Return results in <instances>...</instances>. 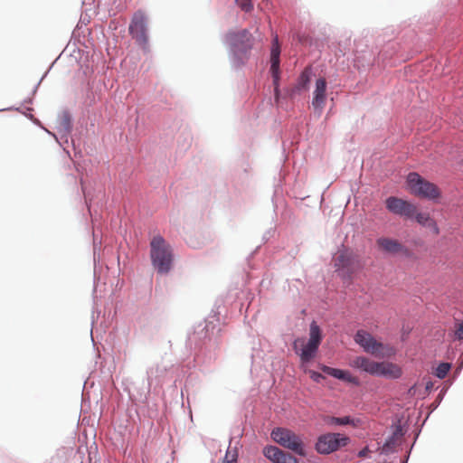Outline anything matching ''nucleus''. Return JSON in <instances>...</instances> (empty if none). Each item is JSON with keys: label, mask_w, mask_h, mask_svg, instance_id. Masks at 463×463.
Here are the masks:
<instances>
[{"label": "nucleus", "mask_w": 463, "mask_h": 463, "mask_svg": "<svg viewBox=\"0 0 463 463\" xmlns=\"http://www.w3.org/2000/svg\"><path fill=\"white\" fill-rule=\"evenodd\" d=\"M272 439L299 456H306V449L301 437L291 430L286 428H276L270 434Z\"/></svg>", "instance_id": "6"}, {"label": "nucleus", "mask_w": 463, "mask_h": 463, "mask_svg": "<svg viewBox=\"0 0 463 463\" xmlns=\"http://www.w3.org/2000/svg\"><path fill=\"white\" fill-rule=\"evenodd\" d=\"M455 336L457 339H463V322L458 325L455 331Z\"/></svg>", "instance_id": "22"}, {"label": "nucleus", "mask_w": 463, "mask_h": 463, "mask_svg": "<svg viewBox=\"0 0 463 463\" xmlns=\"http://www.w3.org/2000/svg\"><path fill=\"white\" fill-rule=\"evenodd\" d=\"M129 33L138 43L145 45L147 43L146 17L144 12L139 10L134 14L129 25Z\"/></svg>", "instance_id": "10"}, {"label": "nucleus", "mask_w": 463, "mask_h": 463, "mask_svg": "<svg viewBox=\"0 0 463 463\" xmlns=\"http://www.w3.org/2000/svg\"><path fill=\"white\" fill-rule=\"evenodd\" d=\"M311 77V70L309 68H306L300 74L298 83L296 85V89L298 90H307V86L310 82Z\"/></svg>", "instance_id": "16"}, {"label": "nucleus", "mask_w": 463, "mask_h": 463, "mask_svg": "<svg viewBox=\"0 0 463 463\" xmlns=\"http://www.w3.org/2000/svg\"><path fill=\"white\" fill-rule=\"evenodd\" d=\"M415 218V220L417 221L418 223L423 225V226H428V224L431 222V218L430 217V214L429 213H418L416 211V213L414 214L413 216Z\"/></svg>", "instance_id": "19"}, {"label": "nucleus", "mask_w": 463, "mask_h": 463, "mask_svg": "<svg viewBox=\"0 0 463 463\" xmlns=\"http://www.w3.org/2000/svg\"><path fill=\"white\" fill-rule=\"evenodd\" d=\"M376 244L380 250L390 253H406L408 250L398 240L388 237H381L377 239Z\"/></svg>", "instance_id": "15"}, {"label": "nucleus", "mask_w": 463, "mask_h": 463, "mask_svg": "<svg viewBox=\"0 0 463 463\" xmlns=\"http://www.w3.org/2000/svg\"><path fill=\"white\" fill-rule=\"evenodd\" d=\"M369 452H370V450L367 447L364 448L362 450H360L358 452V457L359 458H366L368 456Z\"/></svg>", "instance_id": "24"}, {"label": "nucleus", "mask_w": 463, "mask_h": 463, "mask_svg": "<svg viewBox=\"0 0 463 463\" xmlns=\"http://www.w3.org/2000/svg\"><path fill=\"white\" fill-rule=\"evenodd\" d=\"M150 259L158 273L166 274L171 270L174 260L173 250L161 235L154 236L150 241Z\"/></svg>", "instance_id": "1"}, {"label": "nucleus", "mask_w": 463, "mask_h": 463, "mask_svg": "<svg viewBox=\"0 0 463 463\" xmlns=\"http://www.w3.org/2000/svg\"><path fill=\"white\" fill-rule=\"evenodd\" d=\"M264 456L273 463H298V459L275 446H267L263 449Z\"/></svg>", "instance_id": "13"}, {"label": "nucleus", "mask_w": 463, "mask_h": 463, "mask_svg": "<svg viewBox=\"0 0 463 463\" xmlns=\"http://www.w3.org/2000/svg\"><path fill=\"white\" fill-rule=\"evenodd\" d=\"M343 380H347L348 382L350 383H358V382L356 381L357 378H346V377H344L342 378Z\"/></svg>", "instance_id": "26"}, {"label": "nucleus", "mask_w": 463, "mask_h": 463, "mask_svg": "<svg viewBox=\"0 0 463 463\" xmlns=\"http://www.w3.org/2000/svg\"><path fill=\"white\" fill-rule=\"evenodd\" d=\"M279 54L280 49L279 45L278 36L273 39V44L270 52V72L273 78V85L276 98L279 97Z\"/></svg>", "instance_id": "12"}, {"label": "nucleus", "mask_w": 463, "mask_h": 463, "mask_svg": "<svg viewBox=\"0 0 463 463\" xmlns=\"http://www.w3.org/2000/svg\"><path fill=\"white\" fill-rule=\"evenodd\" d=\"M349 438L339 433L321 435L316 444V449L320 454H330L339 448L347 445Z\"/></svg>", "instance_id": "8"}, {"label": "nucleus", "mask_w": 463, "mask_h": 463, "mask_svg": "<svg viewBox=\"0 0 463 463\" xmlns=\"http://www.w3.org/2000/svg\"><path fill=\"white\" fill-rule=\"evenodd\" d=\"M407 183L411 194L416 196L429 200L438 199L440 196L438 186L425 180L417 173H410L407 176Z\"/></svg>", "instance_id": "7"}, {"label": "nucleus", "mask_w": 463, "mask_h": 463, "mask_svg": "<svg viewBox=\"0 0 463 463\" xmlns=\"http://www.w3.org/2000/svg\"><path fill=\"white\" fill-rule=\"evenodd\" d=\"M312 376H317V377H320L321 374L319 373H314Z\"/></svg>", "instance_id": "27"}, {"label": "nucleus", "mask_w": 463, "mask_h": 463, "mask_svg": "<svg viewBox=\"0 0 463 463\" xmlns=\"http://www.w3.org/2000/svg\"><path fill=\"white\" fill-rule=\"evenodd\" d=\"M428 226L433 228V231L436 234L439 233V229L435 221L431 220V222L428 224Z\"/></svg>", "instance_id": "25"}, {"label": "nucleus", "mask_w": 463, "mask_h": 463, "mask_svg": "<svg viewBox=\"0 0 463 463\" xmlns=\"http://www.w3.org/2000/svg\"><path fill=\"white\" fill-rule=\"evenodd\" d=\"M321 330L316 322H312L309 329V339L298 338L293 343L295 352L303 363L309 362L316 354L321 343Z\"/></svg>", "instance_id": "4"}, {"label": "nucleus", "mask_w": 463, "mask_h": 463, "mask_svg": "<svg viewBox=\"0 0 463 463\" xmlns=\"http://www.w3.org/2000/svg\"><path fill=\"white\" fill-rule=\"evenodd\" d=\"M233 55L241 62L247 59L248 52L252 49L254 38L247 30L230 31L225 35Z\"/></svg>", "instance_id": "5"}, {"label": "nucleus", "mask_w": 463, "mask_h": 463, "mask_svg": "<svg viewBox=\"0 0 463 463\" xmlns=\"http://www.w3.org/2000/svg\"><path fill=\"white\" fill-rule=\"evenodd\" d=\"M235 3L246 13H249L253 9L251 0H235Z\"/></svg>", "instance_id": "21"}, {"label": "nucleus", "mask_w": 463, "mask_h": 463, "mask_svg": "<svg viewBox=\"0 0 463 463\" xmlns=\"http://www.w3.org/2000/svg\"><path fill=\"white\" fill-rule=\"evenodd\" d=\"M230 452L228 451L225 457V460L222 463H236V455H232L231 458H229Z\"/></svg>", "instance_id": "23"}, {"label": "nucleus", "mask_w": 463, "mask_h": 463, "mask_svg": "<svg viewBox=\"0 0 463 463\" xmlns=\"http://www.w3.org/2000/svg\"><path fill=\"white\" fill-rule=\"evenodd\" d=\"M451 368V364L441 363L436 368L435 376H446Z\"/></svg>", "instance_id": "20"}, {"label": "nucleus", "mask_w": 463, "mask_h": 463, "mask_svg": "<svg viewBox=\"0 0 463 463\" xmlns=\"http://www.w3.org/2000/svg\"><path fill=\"white\" fill-rule=\"evenodd\" d=\"M335 267L350 276L356 269V257L347 250H338L334 257Z\"/></svg>", "instance_id": "11"}, {"label": "nucleus", "mask_w": 463, "mask_h": 463, "mask_svg": "<svg viewBox=\"0 0 463 463\" xmlns=\"http://www.w3.org/2000/svg\"><path fill=\"white\" fill-rule=\"evenodd\" d=\"M350 366L370 374L398 376L401 369L397 364L388 362H375L365 356H358L350 361Z\"/></svg>", "instance_id": "3"}, {"label": "nucleus", "mask_w": 463, "mask_h": 463, "mask_svg": "<svg viewBox=\"0 0 463 463\" xmlns=\"http://www.w3.org/2000/svg\"><path fill=\"white\" fill-rule=\"evenodd\" d=\"M321 370L324 373L329 375V376H348L347 373L345 371L334 369L326 365H323L321 367Z\"/></svg>", "instance_id": "17"}, {"label": "nucleus", "mask_w": 463, "mask_h": 463, "mask_svg": "<svg viewBox=\"0 0 463 463\" xmlns=\"http://www.w3.org/2000/svg\"><path fill=\"white\" fill-rule=\"evenodd\" d=\"M326 100V80L325 78H318L316 80V87L313 91L312 106L319 113L325 108Z\"/></svg>", "instance_id": "14"}, {"label": "nucleus", "mask_w": 463, "mask_h": 463, "mask_svg": "<svg viewBox=\"0 0 463 463\" xmlns=\"http://www.w3.org/2000/svg\"><path fill=\"white\" fill-rule=\"evenodd\" d=\"M385 206L387 210L393 214L409 219L413 218L416 213V205L395 196L388 197L385 200Z\"/></svg>", "instance_id": "9"}, {"label": "nucleus", "mask_w": 463, "mask_h": 463, "mask_svg": "<svg viewBox=\"0 0 463 463\" xmlns=\"http://www.w3.org/2000/svg\"><path fill=\"white\" fill-rule=\"evenodd\" d=\"M328 423L331 424H337V425H347V424H354V420H352L349 416L345 417H331L328 421Z\"/></svg>", "instance_id": "18"}, {"label": "nucleus", "mask_w": 463, "mask_h": 463, "mask_svg": "<svg viewBox=\"0 0 463 463\" xmlns=\"http://www.w3.org/2000/svg\"><path fill=\"white\" fill-rule=\"evenodd\" d=\"M354 340L365 353L377 358H390L396 354V348L393 345L377 340L364 329L357 330Z\"/></svg>", "instance_id": "2"}]
</instances>
